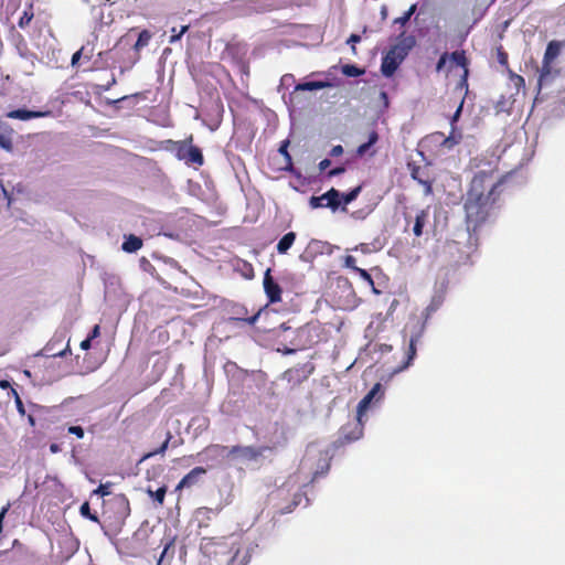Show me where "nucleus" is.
Wrapping results in <instances>:
<instances>
[{
	"label": "nucleus",
	"mask_w": 565,
	"mask_h": 565,
	"mask_svg": "<svg viewBox=\"0 0 565 565\" xmlns=\"http://www.w3.org/2000/svg\"><path fill=\"white\" fill-rule=\"evenodd\" d=\"M504 185V178L495 169L475 173L466 194L463 210L468 232L477 233L490 218Z\"/></svg>",
	"instance_id": "1"
},
{
	"label": "nucleus",
	"mask_w": 565,
	"mask_h": 565,
	"mask_svg": "<svg viewBox=\"0 0 565 565\" xmlns=\"http://www.w3.org/2000/svg\"><path fill=\"white\" fill-rule=\"evenodd\" d=\"M267 450H270L268 446L255 447L241 445H235L232 447H226L223 445H210L204 449L205 452L213 451L217 455L225 452L227 459L241 462L257 461Z\"/></svg>",
	"instance_id": "2"
},
{
	"label": "nucleus",
	"mask_w": 565,
	"mask_h": 565,
	"mask_svg": "<svg viewBox=\"0 0 565 565\" xmlns=\"http://www.w3.org/2000/svg\"><path fill=\"white\" fill-rule=\"evenodd\" d=\"M167 149L174 153V156L184 161L186 166L201 167L204 164V157L202 150L193 145V136L190 135L184 140H168Z\"/></svg>",
	"instance_id": "3"
},
{
	"label": "nucleus",
	"mask_w": 565,
	"mask_h": 565,
	"mask_svg": "<svg viewBox=\"0 0 565 565\" xmlns=\"http://www.w3.org/2000/svg\"><path fill=\"white\" fill-rule=\"evenodd\" d=\"M561 53V44L556 41H551L545 50L542 67L540 71L539 86L547 85L553 77L552 63Z\"/></svg>",
	"instance_id": "4"
},
{
	"label": "nucleus",
	"mask_w": 565,
	"mask_h": 565,
	"mask_svg": "<svg viewBox=\"0 0 565 565\" xmlns=\"http://www.w3.org/2000/svg\"><path fill=\"white\" fill-rule=\"evenodd\" d=\"M309 204L312 209L330 207L331 210L335 211L341 204L340 192L337 189L331 188L320 196H311Z\"/></svg>",
	"instance_id": "5"
},
{
	"label": "nucleus",
	"mask_w": 565,
	"mask_h": 565,
	"mask_svg": "<svg viewBox=\"0 0 565 565\" xmlns=\"http://www.w3.org/2000/svg\"><path fill=\"white\" fill-rule=\"evenodd\" d=\"M407 168H408L412 179L424 186L425 195H431L434 180L430 179L427 169L422 168L420 166L416 164L415 162H408Z\"/></svg>",
	"instance_id": "6"
},
{
	"label": "nucleus",
	"mask_w": 565,
	"mask_h": 565,
	"mask_svg": "<svg viewBox=\"0 0 565 565\" xmlns=\"http://www.w3.org/2000/svg\"><path fill=\"white\" fill-rule=\"evenodd\" d=\"M415 44L416 40L413 35L402 33L397 39V43L388 50V53L395 56L399 62H403Z\"/></svg>",
	"instance_id": "7"
},
{
	"label": "nucleus",
	"mask_w": 565,
	"mask_h": 565,
	"mask_svg": "<svg viewBox=\"0 0 565 565\" xmlns=\"http://www.w3.org/2000/svg\"><path fill=\"white\" fill-rule=\"evenodd\" d=\"M382 384L376 383L372 390L360 401L356 409L358 420L361 422L362 416L369 409L373 401L379 402L383 397Z\"/></svg>",
	"instance_id": "8"
},
{
	"label": "nucleus",
	"mask_w": 565,
	"mask_h": 565,
	"mask_svg": "<svg viewBox=\"0 0 565 565\" xmlns=\"http://www.w3.org/2000/svg\"><path fill=\"white\" fill-rule=\"evenodd\" d=\"M264 290L270 303L281 301V287L274 280L268 268L264 275Z\"/></svg>",
	"instance_id": "9"
},
{
	"label": "nucleus",
	"mask_w": 565,
	"mask_h": 565,
	"mask_svg": "<svg viewBox=\"0 0 565 565\" xmlns=\"http://www.w3.org/2000/svg\"><path fill=\"white\" fill-rule=\"evenodd\" d=\"M420 338H422L420 332H417L411 337L409 342H408V348L405 352V360L403 361V363L401 365H398L393 371V373H399V372L406 370L412 364L413 360L416 356V353H417L416 345L420 341Z\"/></svg>",
	"instance_id": "10"
},
{
	"label": "nucleus",
	"mask_w": 565,
	"mask_h": 565,
	"mask_svg": "<svg viewBox=\"0 0 565 565\" xmlns=\"http://www.w3.org/2000/svg\"><path fill=\"white\" fill-rule=\"evenodd\" d=\"M52 110H28V109H14L7 113L6 117L9 119L29 120L33 118L51 117Z\"/></svg>",
	"instance_id": "11"
},
{
	"label": "nucleus",
	"mask_w": 565,
	"mask_h": 565,
	"mask_svg": "<svg viewBox=\"0 0 565 565\" xmlns=\"http://www.w3.org/2000/svg\"><path fill=\"white\" fill-rule=\"evenodd\" d=\"M206 473V469L204 467H195L190 472H188L177 484L175 491H180L185 488H192L198 484L201 477Z\"/></svg>",
	"instance_id": "12"
},
{
	"label": "nucleus",
	"mask_w": 565,
	"mask_h": 565,
	"mask_svg": "<svg viewBox=\"0 0 565 565\" xmlns=\"http://www.w3.org/2000/svg\"><path fill=\"white\" fill-rule=\"evenodd\" d=\"M379 134L376 130H372L369 132L367 141L361 143L356 149V154L359 157H363L365 154H369L370 157L375 156L376 150H371V148L379 141Z\"/></svg>",
	"instance_id": "13"
},
{
	"label": "nucleus",
	"mask_w": 565,
	"mask_h": 565,
	"mask_svg": "<svg viewBox=\"0 0 565 565\" xmlns=\"http://www.w3.org/2000/svg\"><path fill=\"white\" fill-rule=\"evenodd\" d=\"M234 316L230 318L231 321H242L246 322L249 326H254L262 313V309H259L255 315L247 318V309L244 306H237L233 309Z\"/></svg>",
	"instance_id": "14"
},
{
	"label": "nucleus",
	"mask_w": 565,
	"mask_h": 565,
	"mask_svg": "<svg viewBox=\"0 0 565 565\" xmlns=\"http://www.w3.org/2000/svg\"><path fill=\"white\" fill-rule=\"evenodd\" d=\"M401 64L402 62L387 52L382 58L381 72L384 76L391 77Z\"/></svg>",
	"instance_id": "15"
},
{
	"label": "nucleus",
	"mask_w": 565,
	"mask_h": 565,
	"mask_svg": "<svg viewBox=\"0 0 565 565\" xmlns=\"http://www.w3.org/2000/svg\"><path fill=\"white\" fill-rule=\"evenodd\" d=\"M448 71L452 70L454 66H459L462 68V71L469 68V60L463 50H457L450 54L448 53Z\"/></svg>",
	"instance_id": "16"
},
{
	"label": "nucleus",
	"mask_w": 565,
	"mask_h": 565,
	"mask_svg": "<svg viewBox=\"0 0 565 565\" xmlns=\"http://www.w3.org/2000/svg\"><path fill=\"white\" fill-rule=\"evenodd\" d=\"M12 129L0 121V148L3 150L11 152L13 150V142H12Z\"/></svg>",
	"instance_id": "17"
},
{
	"label": "nucleus",
	"mask_w": 565,
	"mask_h": 565,
	"mask_svg": "<svg viewBox=\"0 0 565 565\" xmlns=\"http://www.w3.org/2000/svg\"><path fill=\"white\" fill-rule=\"evenodd\" d=\"M428 216H429L428 207L420 210L416 214L415 223L413 226V233L415 236L419 237L423 235V228H424L425 224L427 223Z\"/></svg>",
	"instance_id": "18"
},
{
	"label": "nucleus",
	"mask_w": 565,
	"mask_h": 565,
	"mask_svg": "<svg viewBox=\"0 0 565 565\" xmlns=\"http://www.w3.org/2000/svg\"><path fill=\"white\" fill-rule=\"evenodd\" d=\"M142 239L136 235L130 234L124 241L121 248L126 253H136L142 247Z\"/></svg>",
	"instance_id": "19"
},
{
	"label": "nucleus",
	"mask_w": 565,
	"mask_h": 565,
	"mask_svg": "<svg viewBox=\"0 0 565 565\" xmlns=\"http://www.w3.org/2000/svg\"><path fill=\"white\" fill-rule=\"evenodd\" d=\"M296 241V233L295 232H288L286 233L278 242L277 244V252L279 254H286L289 248L294 245Z\"/></svg>",
	"instance_id": "20"
},
{
	"label": "nucleus",
	"mask_w": 565,
	"mask_h": 565,
	"mask_svg": "<svg viewBox=\"0 0 565 565\" xmlns=\"http://www.w3.org/2000/svg\"><path fill=\"white\" fill-rule=\"evenodd\" d=\"M171 438H172L171 433L169 430H167L166 431L164 440L161 444V446L158 449H156V450H152V451H149V452L145 454L140 461L147 460V459H149V458H151V457H153L156 455H163L166 452V450L168 449V447H169V443H170Z\"/></svg>",
	"instance_id": "21"
},
{
	"label": "nucleus",
	"mask_w": 565,
	"mask_h": 565,
	"mask_svg": "<svg viewBox=\"0 0 565 565\" xmlns=\"http://www.w3.org/2000/svg\"><path fill=\"white\" fill-rule=\"evenodd\" d=\"M330 86L329 82L313 81L303 82L296 86V90H318Z\"/></svg>",
	"instance_id": "22"
},
{
	"label": "nucleus",
	"mask_w": 565,
	"mask_h": 565,
	"mask_svg": "<svg viewBox=\"0 0 565 565\" xmlns=\"http://www.w3.org/2000/svg\"><path fill=\"white\" fill-rule=\"evenodd\" d=\"M349 428H350V425L343 426L341 428L342 438L345 441H353V440L359 439L360 436L362 435V428L360 427V425L359 424L354 425V429H355L354 431H349Z\"/></svg>",
	"instance_id": "23"
},
{
	"label": "nucleus",
	"mask_w": 565,
	"mask_h": 565,
	"mask_svg": "<svg viewBox=\"0 0 565 565\" xmlns=\"http://www.w3.org/2000/svg\"><path fill=\"white\" fill-rule=\"evenodd\" d=\"M146 492L159 505H162L164 502L166 493H167V487L163 484L160 488H158L156 491L151 489V487H148L146 489Z\"/></svg>",
	"instance_id": "24"
},
{
	"label": "nucleus",
	"mask_w": 565,
	"mask_h": 565,
	"mask_svg": "<svg viewBox=\"0 0 565 565\" xmlns=\"http://www.w3.org/2000/svg\"><path fill=\"white\" fill-rule=\"evenodd\" d=\"M444 297L441 295H436L431 298L429 305L425 309L426 319L429 318L430 315L436 312L443 305Z\"/></svg>",
	"instance_id": "25"
},
{
	"label": "nucleus",
	"mask_w": 565,
	"mask_h": 565,
	"mask_svg": "<svg viewBox=\"0 0 565 565\" xmlns=\"http://www.w3.org/2000/svg\"><path fill=\"white\" fill-rule=\"evenodd\" d=\"M150 40H151V33L148 30H142L139 33L136 43L134 44V50L136 51V53H139V51L142 47L147 46L149 44Z\"/></svg>",
	"instance_id": "26"
},
{
	"label": "nucleus",
	"mask_w": 565,
	"mask_h": 565,
	"mask_svg": "<svg viewBox=\"0 0 565 565\" xmlns=\"http://www.w3.org/2000/svg\"><path fill=\"white\" fill-rule=\"evenodd\" d=\"M468 77H469V68H466L465 71H462L460 79L458 81V83L456 85V89L460 90L463 94V96H462L463 99L469 92Z\"/></svg>",
	"instance_id": "27"
},
{
	"label": "nucleus",
	"mask_w": 565,
	"mask_h": 565,
	"mask_svg": "<svg viewBox=\"0 0 565 565\" xmlns=\"http://www.w3.org/2000/svg\"><path fill=\"white\" fill-rule=\"evenodd\" d=\"M341 72L348 77H358L363 75L365 71L354 64H345L342 66Z\"/></svg>",
	"instance_id": "28"
},
{
	"label": "nucleus",
	"mask_w": 565,
	"mask_h": 565,
	"mask_svg": "<svg viewBox=\"0 0 565 565\" xmlns=\"http://www.w3.org/2000/svg\"><path fill=\"white\" fill-rule=\"evenodd\" d=\"M361 190H362V185H358L354 189H352L351 191H349L348 193H344V194L340 193L341 203L349 204V203L353 202L360 194Z\"/></svg>",
	"instance_id": "29"
},
{
	"label": "nucleus",
	"mask_w": 565,
	"mask_h": 565,
	"mask_svg": "<svg viewBox=\"0 0 565 565\" xmlns=\"http://www.w3.org/2000/svg\"><path fill=\"white\" fill-rule=\"evenodd\" d=\"M114 503L122 511V516H127L129 514V501L124 494L115 498Z\"/></svg>",
	"instance_id": "30"
},
{
	"label": "nucleus",
	"mask_w": 565,
	"mask_h": 565,
	"mask_svg": "<svg viewBox=\"0 0 565 565\" xmlns=\"http://www.w3.org/2000/svg\"><path fill=\"white\" fill-rule=\"evenodd\" d=\"M497 60H498L499 64L502 67H504L507 71L510 70V67H509V56H508V53L504 51L502 45L497 47Z\"/></svg>",
	"instance_id": "31"
},
{
	"label": "nucleus",
	"mask_w": 565,
	"mask_h": 565,
	"mask_svg": "<svg viewBox=\"0 0 565 565\" xmlns=\"http://www.w3.org/2000/svg\"><path fill=\"white\" fill-rule=\"evenodd\" d=\"M79 513L82 516L93 521V522H96L98 523L99 522V519L98 516L95 514V513H92L90 512V507H89V503L88 502H84L81 508H79Z\"/></svg>",
	"instance_id": "32"
},
{
	"label": "nucleus",
	"mask_w": 565,
	"mask_h": 565,
	"mask_svg": "<svg viewBox=\"0 0 565 565\" xmlns=\"http://www.w3.org/2000/svg\"><path fill=\"white\" fill-rule=\"evenodd\" d=\"M249 558H250V555L247 552H245L241 556V551L237 550L236 553L234 554V556L232 557L231 563H232V565H246L249 562Z\"/></svg>",
	"instance_id": "33"
},
{
	"label": "nucleus",
	"mask_w": 565,
	"mask_h": 565,
	"mask_svg": "<svg viewBox=\"0 0 565 565\" xmlns=\"http://www.w3.org/2000/svg\"><path fill=\"white\" fill-rule=\"evenodd\" d=\"M415 10L416 4L411 6V8L406 12H404L402 17L395 19L394 22L401 25H405L411 20V17L414 14Z\"/></svg>",
	"instance_id": "34"
},
{
	"label": "nucleus",
	"mask_w": 565,
	"mask_h": 565,
	"mask_svg": "<svg viewBox=\"0 0 565 565\" xmlns=\"http://www.w3.org/2000/svg\"><path fill=\"white\" fill-rule=\"evenodd\" d=\"M356 273L359 274V276H360L363 280H365V281L367 282V285H369V286H371V287H372V289H373V291H374L375 294H379V290H377V289L375 288V286H374V280H373L372 276H371V275H370L365 269L360 268V269H358V271H356Z\"/></svg>",
	"instance_id": "35"
},
{
	"label": "nucleus",
	"mask_w": 565,
	"mask_h": 565,
	"mask_svg": "<svg viewBox=\"0 0 565 565\" xmlns=\"http://www.w3.org/2000/svg\"><path fill=\"white\" fill-rule=\"evenodd\" d=\"M189 25H183L179 32H177V29L175 28H172L171 32H172V35L170 36V43H174L177 41H179L182 35L189 30Z\"/></svg>",
	"instance_id": "36"
},
{
	"label": "nucleus",
	"mask_w": 565,
	"mask_h": 565,
	"mask_svg": "<svg viewBox=\"0 0 565 565\" xmlns=\"http://www.w3.org/2000/svg\"><path fill=\"white\" fill-rule=\"evenodd\" d=\"M508 73H509V77H510L511 82H512L516 87L524 86L525 81H524V78H523L521 75H519V74L514 73L512 70H509V71H508Z\"/></svg>",
	"instance_id": "37"
},
{
	"label": "nucleus",
	"mask_w": 565,
	"mask_h": 565,
	"mask_svg": "<svg viewBox=\"0 0 565 565\" xmlns=\"http://www.w3.org/2000/svg\"><path fill=\"white\" fill-rule=\"evenodd\" d=\"M11 394H15V406L19 414L22 416L25 415V407L17 390L11 387Z\"/></svg>",
	"instance_id": "38"
},
{
	"label": "nucleus",
	"mask_w": 565,
	"mask_h": 565,
	"mask_svg": "<svg viewBox=\"0 0 565 565\" xmlns=\"http://www.w3.org/2000/svg\"><path fill=\"white\" fill-rule=\"evenodd\" d=\"M32 19H33V12L24 11L22 17L20 18L18 24L20 28H25L26 25H29V23L31 22Z\"/></svg>",
	"instance_id": "39"
},
{
	"label": "nucleus",
	"mask_w": 565,
	"mask_h": 565,
	"mask_svg": "<svg viewBox=\"0 0 565 565\" xmlns=\"http://www.w3.org/2000/svg\"><path fill=\"white\" fill-rule=\"evenodd\" d=\"M344 266L347 268H350L352 269L353 271H358V269H360V267L356 266V259L355 257H353L352 255H347L344 257Z\"/></svg>",
	"instance_id": "40"
},
{
	"label": "nucleus",
	"mask_w": 565,
	"mask_h": 565,
	"mask_svg": "<svg viewBox=\"0 0 565 565\" xmlns=\"http://www.w3.org/2000/svg\"><path fill=\"white\" fill-rule=\"evenodd\" d=\"M463 103H465V100H463V98H461V100H460V103H459L455 114L452 115V117L450 119L451 126H455V124L458 121V119H459V117L461 115V111H462ZM454 129H455V127H452V130Z\"/></svg>",
	"instance_id": "41"
},
{
	"label": "nucleus",
	"mask_w": 565,
	"mask_h": 565,
	"mask_svg": "<svg viewBox=\"0 0 565 565\" xmlns=\"http://www.w3.org/2000/svg\"><path fill=\"white\" fill-rule=\"evenodd\" d=\"M447 62H448V53L445 52L440 55V57L436 64V71L441 72L446 67Z\"/></svg>",
	"instance_id": "42"
},
{
	"label": "nucleus",
	"mask_w": 565,
	"mask_h": 565,
	"mask_svg": "<svg viewBox=\"0 0 565 565\" xmlns=\"http://www.w3.org/2000/svg\"><path fill=\"white\" fill-rule=\"evenodd\" d=\"M289 146V141L288 140H285L281 142L280 147H279V152L287 159L288 163L291 164V157L290 154L288 153V148Z\"/></svg>",
	"instance_id": "43"
},
{
	"label": "nucleus",
	"mask_w": 565,
	"mask_h": 565,
	"mask_svg": "<svg viewBox=\"0 0 565 565\" xmlns=\"http://www.w3.org/2000/svg\"><path fill=\"white\" fill-rule=\"evenodd\" d=\"M214 544H215L214 539L204 537L201 542V550L204 551V553H209L210 547Z\"/></svg>",
	"instance_id": "44"
},
{
	"label": "nucleus",
	"mask_w": 565,
	"mask_h": 565,
	"mask_svg": "<svg viewBox=\"0 0 565 565\" xmlns=\"http://www.w3.org/2000/svg\"><path fill=\"white\" fill-rule=\"evenodd\" d=\"M83 55H84V46H82L78 51H76L73 54L72 60H71L72 66H76Z\"/></svg>",
	"instance_id": "45"
},
{
	"label": "nucleus",
	"mask_w": 565,
	"mask_h": 565,
	"mask_svg": "<svg viewBox=\"0 0 565 565\" xmlns=\"http://www.w3.org/2000/svg\"><path fill=\"white\" fill-rule=\"evenodd\" d=\"M68 433L75 435L77 438L84 437V429L81 426H70Z\"/></svg>",
	"instance_id": "46"
},
{
	"label": "nucleus",
	"mask_w": 565,
	"mask_h": 565,
	"mask_svg": "<svg viewBox=\"0 0 565 565\" xmlns=\"http://www.w3.org/2000/svg\"><path fill=\"white\" fill-rule=\"evenodd\" d=\"M360 41H361V36L359 34H351L350 38L347 41L348 44H352V52L354 54L356 53L354 44L360 42Z\"/></svg>",
	"instance_id": "47"
},
{
	"label": "nucleus",
	"mask_w": 565,
	"mask_h": 565,
	"mask_svg": "<svg viewBox=\"0 0 565 565\" xmlns=\"http://www.w3.org/2000/svg\"><path fill=\"white\" fill-rule=\"evenodd\" d=\"M95 493L100 494L102 497L108 495L110 493L108 484H99L95 490Z\"/></svg>",
	"instance_id": "48"
},
{
	"label": "nucleus",
	"mask_w": 565,
	"mask_h": 565,
	"mask_svg": "<svg viewBox=\"0 0 565 565\" xmlns=\"http://www.w3.org/2000/svg\"><path fill=\"white\" fill-rule=\"evenodd\" d=\"M345 171V168L343 166L341 167H335L334 169L330 170L328 172V177L329 178H332V177H337L339 174H342L343 172Z\"/></svg>",
	"instance_id": "49"
},
{
	"label": "nucleus",
	"mask_w": 565,
	"mask_h": 565,
	"mask_svg": "<svg viewBox=\"0 0 565 565\" xmlns=\"http://www.w3.org/2000/svg\"><path fill=\"white\" fill-rule=\"evenodd\" d=\"M343 153V147L341 145H337L334 146L331 151H330V156L331 157H339Z\"/></svg>",
	"instance_id": "50"
},
{
	"label": "nucleus",
	"mask_w": 565,
	"mask_h": 565,
	"mask_svg": "<svg viewBox=\"0 0 565 565\" xmlns=\"http://www.w3.org/2000/svg\"><path fill=\"white\" fill-rule=\"evenodd\" d=\"M99 334H100V327H99V324H96V326H94V328L89 332L88 338L94 340L97 337H99Z\"/></svg>",
	"instance_id": "51"
},
{
	"label": "nucleus",
	"mask_w": 565,
	"mask_h": 565,
	"mask_svg": "<svg viewBox=\"0 0 565 565\" xmlns=\"http://www.w3.org/2000/svg\"><path fill=\"white\" fill-rule=\"evenodd\" d=\"M298 369H289L284 373V379L291 381L294 379V374H298Z\"/></svg>",
	"instance_id": "52"
},
{
	"label": "nucleus",
	"mask_w": 565,
	"mask_h": 565,
	"mask_svg": "<svg viewBox=\"0 0 565 565\" xmlns=\"http://www.w3.org/2000/svg\"><path fill=\"white\" fill-rule=\"evenodd\" d=\"M90 345H92V339H89L88 337L81 342L82 350H88L90 348Z\"/></svg>",
	"instance_id": "53"
},
{
	"label": "nucleus",
	"mask_w": 565,
	"mask_h": 565,
	"mask_svg": "<svg viewBox=\"0 0 565 565\" xmlns=\"http://www.w3.org/2000/svg\"><path fill=\"white\" fill-rule=\"evenodd\" d=\"M331 164V161L329 159H323L319 163V169L321 171L326 170Z\"/></svg>",
	"instance_id": "54"
},
{
	"label": "nucleus",
	"mask_w": 565,
	"mask_h": 565,
	"mask_svg": "<svg viewBox=\"0 0 565 565\" xmlns=\"http://www.w3.org/2000/svg\"><path fill=\"white\" fill-rule=\"evenodd\" d=\"M8 511V507H4L2 508V510L0 511V533L2 532V527H3V519H4V515Z\"/></svg>",
	"instance_id": "55"
},
{
	"label": "nucleus",
	"mask_w": 565,
	"mask_h": 565,
	"mask_svg": "<svg viewBox=\"0 0 565 565\" xmlns=\"http://www.w3.org/2000/svg\"><path fill=\"white\" fill-rule=\"evenodd\" d=\"M355 250H361L362 253L366 254L370 252V248H369V245L367 244H360L359 246H356L354 248Z\"/></svg>",
	"instance_id": "56"
},
{
	"label": "nucleus",
	"mask_w": 565,
	"mask_h": 565,
	"mask_svg": "<svg viewBox=\"0 0 565 565\" xmlns=\"http://www.w3.org/2000/svg\"><path fill=\"white\" fill-rule=\"evenodd\" d=\"M50 451H51L52 454L60 452V451H61V447H60L57 444H51V445H50Z\"/></svg>",
	"instance_id": "57"
},
{
	"label": "nucleus",
	"mask_w": 565,
	"mask_h": 565,
	"mask_svg": "<svg viewBox=\"0 0 565 565\" xmlns=\"http://www.w3.org/2000/svg\"><path fill=\"white\" fill-rule=\"evenodd\" d=\"M92 56H93L92 50L86 52V49L84 47V55L82 57H84L86 61H89L92 58Z\"/></svg>",
	"instance_id": "58"
},
{
	"label": "nucleus",
	"mask_w": 565,
	"mask_h": 565,
	"mask_svg": "<svg viewBox=\"0 0 565 565\" xmlns=\"http://www.w3.org/2000/svg\"><path fill=\"white\" fill-rule=\"evenodd\" d=\"M458 140H456L452 136H449L445 139L444 143H457Z\"/></svg>",
	"instance_id": "59"
},
{
	"label": "nucleus",
	"mask_w": 565,
	"mask_h": 565,
	"mask_svg": "<svg viewBox=\"0 0 565 565\" xmlns=\"http://www.w3.org/2000/svg\"><path fill=\"white\" fill-rule=\"evenodd\" d=\"M0 387L8 388V387H11V385L7 380H2V381H0Z\"/></svg>",
	"instance_id": "60"
},
{
	"label": "nucleus",
	"mask_w": 565,
	"mask_h": 565,
	"mask_svg": "<svg viewBox=\"0 0 565 565\" xmlns=\"http://www.w3.org/2000/svg\"><path fill=\"white\" fill-rule=\"evenodd\" d=\"M243 265H244V267L248 268V270H249L250 273H253V267H252V265H250L249 263H247V262H243Z\"/></svg>",
	"instance_id": "61"
},
{
	"label": "nucleus",
	"mask_w": 565,
	"mask_h": 565,
	"mask_svg": "<svg viewBox=\"0 0 565 565\" xmlns=\"http://www.w3.org/2000/svg\"><path fill=\"white\" fill-rule=\"evenodd\" d=\"M280 329H282V330H288V329H289V327H287V326H286V323H281V324H280Z\"/></svg>",
	"instance_id": "62"
},
{
	"label": "nucleus",
	"mask_w": 565,
	"mask_h": 565,
	"mask_svg": "<svg viewBox=\"0 0 565 565\" xmlns=\"http://www.w3.org/2000/svg\"><path fill=\"white\" fill-rule=\"evenodd\" d=\"M381 95H382L383 98L387 99V95H386L385 92H382Z\"/></svg>",
	"instance_id": "63"
},
{
	"label": "nucleus",
	"mask_w": 565,
	"mask_h": 565,
	"mask_svg": "<svg viewBox=\"0 0 565 565\" xmlns=\"http://www.w3.org/2000/svg\"><path fill=\"white\" fill-rule=\"evenodd\" d=\"M60 356H64L65 355V351H62L58 353Z\"/></svg>",
	"instance_id": "64"
}]
</instances>
